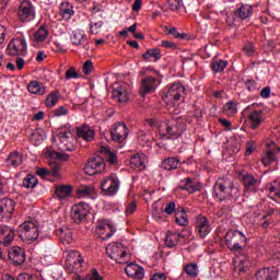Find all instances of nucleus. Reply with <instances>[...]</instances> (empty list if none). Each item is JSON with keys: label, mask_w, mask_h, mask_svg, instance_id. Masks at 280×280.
Returning <instances> with one entry per match:
<instances>
[{"label": "nucleus", "mask_w": 280, "mask_h": 280, "mask_svg": "<svg viewBox=\"0 0 280 280\" xmlns=\"http://www.w3.org/2000/svg\"><path fill=\"white\" fill-rule=\"evenodd\" d=\"M187 96V89L183 83L176 82L171 85H168V90L166 91L165 95L163 96V102L166 103V106H168V113L171 115H180V100H185Z\"/></svg>", "instance_id": "obj_1"}, {"label": "nucleus", "mask_w": 280, "mask_h": 280, "mask_svg": "<svg viewBox=\"0 0 280 280\" xmlns=\"http://www.w3.org/2000/svg\"><path fill=\"white\" fill-rule=\"evenodd\" d=\"M214 198L222 202V200H237L242 196V189L235 185L233 180L228 177L219 178L214 186Z\"/></svg>", "instance_id": "obj_2"}, {"label": "nucleus", "mask_w": 280, "mask_h": 280, "mask_svg": "<svg viewBox=\"0 0 280 280\" xmlns=\"http://www.w3.org/2000/svg\"><path fill=\"white\" fill-rule=\"evenodd\" d=\"M52 142L62 152H72V150H75L78 141L75 140L71 125H65L57 129L54 132Z\"/></svg>", "instance_id": "obj_3"}, {"label": "nucleus", "mask_w": 280, "mask_h": 280, "mask_svg": "<svg viewBox=\"0 0 280 280\" xmlns=\"http://www.w3.org/2000/svg\"><path fill=\"white\" fill-rule=\"evenodd\" d=\"M185 131L183 120L172 119L167 120L160 126V135L168 137V139H178Z\"/></svg>", "instance_id": "obj_4"}, {"label": "nucleus", "mask_w": 280, "mask_h": 280, "mask_svg": "<svg viewBox=\"0 0 280 280\" xmlns=\"http://www.w3.org/2000/svg\"><path fill=\"white\" fill-rule=\"evenodd\" d=\"M248 238L244 235L240 230H230L225 234V244L229 250H233L237 253V250H242L246 246Z\"/></svg>", "instance_id": "obj_5"}, {"label": "nucleus", "mask_w": 280, "mask_h": 280, "mask_svg": "<svg viewBox=\"0 0 280 280\" xmlns=\"http://www.w3.org/2000/svg\"><path fill=\"white\" fill-rule=\"evenodd\" d=\"M38 222L36 221H25L20 225L19 235L22 242L26 244H32L38 240Z\"/></svg>", "instance_id": "obj_6"}, {"label": "nucleus", "mask_w": 280, "mask_h": 280, "mask_svg": "<svg viewBox=\"0 0 280 280\" xmlns=\"http://www.w3.org/2000/svg\"><path fill=\"white\" fill-rule=\"evenodd\" d=\"M106 255L117 264H128V253L121 243H110L106 246Z\"/></svg>", "instance_id": "obj_7"}, {"label": "nucleus", "mask_w": 280, "mask_h": 280, "mask_svg": "<svg viewBox=\"0 0 280 280\" xmlns=\"http://www.w3.org/2000/svg\"><path fill=\"white\" fill-rule=\"evenodd\" d=\"M267 150L261 155V161L265 167L272 165L277 168L280 159V148L275 144V142H266Z\"/></svg>", "instance_id": "obj_8"}, {"label": "nucleus", "mask_w": 280, "mask_h": 280, "mask_svg": "<svg viewBox=\"0 0 280 280\" xmlns=\"http://www.w3.org/2000/svg\"><path fill=\"white\" fill-rule=\"evenodd\" d=\"M269 194L271 197V200L269 202L268 209L266 211L267 215H262V220H266L270 215H275V213H279V205L280 201H278L276 198H280V179L275 180L270 186H269Z\"/></svg>", "instance_id": "obj_9"}, {"label": "nucleus", "mask_w": 280, "mask_h": 280, "mask_svg": "<svg viewBox=\"0 0 280 280\" xmlns=\"http://www.w3.org/2000/svg\"><path fill=\"white\" fill-rule=\"evenodd\" d=\"M18 19L22 23H31L36 19V7L30 1H23L18 10Z\"/></svg>", "instance_id": "obj_10"}, {"label": "nucleus", "mask_w": 280, "mask_h": 280, "mask_svg": "<svg viewBox=\"0 0 280 280\" xmlns=\"http://www.w3.org/2000/svg\"><path fill=\"white\" fill-rule=\"evenodd\" d=\"M9 56H27V42L25 37H16L12 39L8 45Z\"/></svg>", "instance_id": "obj_11"}, {"label": "nucleus", "mask_w": 280, "mask_h": 280, "mask_svg": "<svg viewBox=\"0 0 280 280\" xmlns=\"http://www.w3.org/2000/svg\"><path fill=\"white\" fill-rule=\"evenodd\" d=\"M106 170V163H104V158L102 155H95L86 163L84 167L85 174L88 176H95V174H102Z\"/></svg>", "instance_id": "obj_12"}, {"label": "nucleus", "mask_w": 280, "mask_h": 280, "mask_svg": "<svg viewBox=\"0 0 280 280\" xmlns=\"http://www.w3.org/2000/svg\"><path fill=\"white\" fill-rule=\"evenodd\" d=\"M63 257L66 259V265L68 268H71L74 270V272H78V270L82 269V266L84 265V258H82V254L80 252L70 250L63 253Z\"/></svg>", "instance_id": "obj_13"}, {"label": "nucleus", "mask_w": 280, "mask_h": 280, "mask_svg": "<svg viewBox=\"0 0 280 280\" xmlns=\"http://www.w3.org/2000/svg\"><path fill=\"white\" fill-rule=\"evenodd\" d=\"M119 178L112 175L105 177L101 183V189L104 191L105 196H115L119 191Z\"/></svg>", "instance_id": "obj_14"}, {"label": "nucleus", "mask_w": 280, "mask_h": 280, "mask_svg": "<svg viewBox=\"0 0 280 280\" xmlns=\"http://www.w3.org/2000/svg\"><path fill=\"white\" fill-rule=\"evenodd\" d=\"M91 213V206L85 202H80L74 205L71 208V218L75 224H80V222H84L86 215Z\"/></svg>", "instance_id": "obj_15"}, {"label": "nucleus", "mask_w": 280, "mask_h": 280, "mask_svg": "<svg viewBox=\"0 0 280 280\" xmlns=\"http://www.w3.org/2000/svg\"><path fill=\"white\" fill-rule=\"evenodd\" d=\"M110 135L113 141H116V143H124L128 138V126L124 122H117L113 126Z\"/></svg>", "instance_id": "obj_16"}, {"label": "nucleus", "mask_w": 280, "mask_h": 280, "mask_svg": "<svg viewBox=\"0 0 280 280\" xmlns=\"http://www.w3.org/2000/svg\"><path fill=\"white\" fill-rule=\"evenodd\" d=\"M112 96L117 102L124 103L130 100V93L128 92V85L126 83L114 84Z\"/></svg>", "instance_id": "obj_17"}, {"label": "nucleus", "mask_w": 280, "mask_h": 280, "mask_svg": "<svg viewBox=\"0 0 280 280\" xmlns=\"http://www.w3.org/2000/svg\"><path fill=\"white\" fill-rule=\"evenodd\" d=\"M161 81L154 77H147L142 80L141 82V88H140V95L142 97H145L149 93H154L156 91L159 84Z\"/></svg>", "instance_id": "obj_18"}, {"label": "nucleus", "mask_w": 280, "mask_h": 280, "mask_svg": "<svg viewBox=\"0 0 280 280\" xmlns=\"http://www.w3.org/2000/svg\"><path fill=\"white\" fill-rule=\"evenodd\" d=\"M148 165V156L143 153H137L131 155L129 166L136 172H143Z\"/></svg>", "instance_id": "obj_19"}, {"label": "nucleus", "mask_w": 280, "mask_h": 280, "mask_svg": "<svg viewBox=\"0 0 280 280\" xmlns=\"http://www.w3.org/2000/svg\"><path fill=\"white\" fill-rule=\"evenodd\" d=\"M16 232L8 225H0V244L10 246L14 242Z\"/></svg>", "instance_id": "obj_20"}, {"label": "nucleus", "mask_w": 280, "mask_h": 280, "mask_svg": "<svg viewBox=\"0 0 280 280\" xmlns=\"http://www.w3.org/2000/svg\"><path fill=\"white\" fill-rule=\"evenodd\" d=\"M196 230L199 233L200 237H207L211 233V222L207 217L199 215L196 218Z\"/></svg>", "instance_id": "obj_21"}, {"label": "nucleus", "mask_w": 280, "mask_h": 280, "mask_svg": "<svg viewBox=\"0 0 280 280\" xmlns=\"http://www.w3.org/2000/svg\"><path fill=\"white\" fill-rule=\"evenodd\" d=\"M14 207H16V203L12 199L4 198L0 200V217L10 220L14 213Z\"/></svg>", "instance_id": "obj_22"}, {"label": "nucleus", "mask_w": 280, "mask_h": 280, "mask_svg": "<svg viewBox=\"0 0 280 280\" xmlns=\"http://www.w3.org/2000/svg\"><path fill=\"white\" fill-rule=\"evenodd\" d=\"M243 185L245 187V192H255L257 191V188L259 187V185H261V180H259V178H256L255 176H253L252 174H245L243 175Z\"/></svg>", "instance_id": "obj_23"}, {"label": "nucleus", "mask_w": 280, "mask_h": 280, "mask_svg": "<svg viewBox=\"0 0 280 280\" xmlns=\"http://www.w3.org/2000/svg\"><path fill=\"white\" fill-rule=\"evenodd\" d=\"M9 259L13 261L15 266H23L26 259L25 250L19 246L12 247L9 250Z\"/></svg>", "instance_id": "obj_24"}, {"label": "nucleus", "mask_w": 280, "mask_h": 280, "mask_svg": "<svg viewBox=\"0 0 280 280\" xmlns=\"http://www.w3.org/2000/svg\"><path fill=\"white\" fill-rule=\"evenodd\" d=\"M199 189L200 185H198V182L189 177L182 179L177 186V191H188L189 194H196Z\"/></svg>", "instance_id": "obj_25"}, {"label": "nucleus", "mask_w": 280, "mask_h": 280, "mask_svg": "<svg viewBox=\"0 0 280 280\" xmlns=\"http://www.w3.org/2000/svg\"><path fill=\"white\" fill-rule=\"evenodd\" d=\"M125 272L131 279H143V277H145V270L143 267L135 262L128 264L125 268Z\"/></svg>", "instance_id": "obj_26"}, {"label": "nucleus", "mask_w": 280, "mask_h": 280, "mask_svg": "<svg viewBox=\"0 0 280 280\" xmlns=\"http://www.w3.org/2000/svg\"><path fill=\"white\" fill-rule=\"evenodd\" d=\"M278 277L277 267L262 268L256 273V280H277Z\"/></svg>", "instance_id": "obj_27"}, {"label": "nucleus", "mask_w": 280, "mask_h": 280, "mask_svg": "<svg viewBox=\"0 0 280 280\" xmlns=\"http://www.w3.org/2000/svg\"><path fill=\"white\" fill-rule=\"evenodd\" d=\"M59 14L63 21H71V18L75 16V9L71 2H61Z\"/></svg>", "instance_id": "obj_28"}, {"label": "nucleus", "mask_w": 280, "mask_h": 280, "mask_svg": "<svg viewBox=\"0 0 280 280\" xmlns=\"http://www.w3.org/2000/svg\"><path fill=\"white\" fill-rule=\"evenodd\" d=\"M77 136L83 141L91 142L95 139V130L91 126L83 125L77 128Z\"/></svg>", "instance_id": "obj_29"}, {"label": "nucleus", "mask_w": 280, "mask_h": 280, "mask_svg": "<svg viewBox=\"0 0 280 280\" xmlns=\"http://www.w3.org/2000/svg\"><path fill=\"white\" fill-rule=\"evenodd\" d=\"M248 266H250V260L244 255L238 256L234 260V270L238 272V275H244V272L248 270Z\"/></svg>", "instance_id": "obj_30"}, {"label": "nucleus", "mask_w": 280, "mask_h": 280, "mask_svg": "<svg viewBox=\"0 0 280 280\" xmlns=\"http://www.w3.org/2000/svg\"><path fill=\"white\" fill-rule=\"evenodd\" d=\"M249 126L253 130L261 126L264 121V112L261 109L254 110L249 114Z\"/></svg>", "instance_id": "obj_31"}, {"label": "nucleus", "mask_w": 280, "mask_h": 280, "mask_svg": "<svg viewBox=\"0 0 280 280\" xmlns=\"http://www.w3.org/2000/svg\"><path fill=\"white\" fill-rule=\"evenodd\" d=\"M57 235L65 246L71 244L73 242V232L69 228H59L57 230Z\"/></svg>", "instance_id": "obj_32"}, {"label": "nucleus", "mask_w": 280, "mask_h": 280, "mask_svg": "<svg viewBox=\"0 0 280 280\" xmlns=\"http://www.w3.org/2000/svg\"><path fill=\"white\" fill-rule=\"evenodd\" d=\"M72 192H73V187H71L69 185L57 186L55 189V196L59 200H67V198H69Z\"/></svg>", "instance_id": "obj_33"}, {"label": "nucleus", "mask_w": 280, "mask_h": 280, "mask_svg": "<svg viewBox=\"0 0 280 280\" xmlns=\"http://www.w3.org/2000/svg\"><path fill=\"white\" fill-rule=\"evenodd\" d=\"M252 14H253V7L250 4H243L235 12V15L238 19H242L243 21L250 18Z\"/></svg>", "instance_id": "obj_34"}, {"label": "nucleus", "mask_w": 280, "mask_h": 280, "mask_svg": "<svg viewBox=\"0 0 280 280\" xmlns=\"http://www.w3.org/2000/svg\"><path fill=\"white\" fill-rule=\"evenodd\" d=\"M27 91L34 95H43L45 93V85L38 81H31L27 85Z\"/></svg>", "instance_id": "obj_35"}, {"label": "nucleus", "mask_w": 280, "mask_h": 280, "mask_svg": "<svg viewBox=\"0 0 280 280\" xmlns=\"http://www.w3.org/2000/svg\"><path fill=\"white\" fill-rule=\"evenodd\" d=\"M183 237L182 234L174 233V232H167L166 238H165V245L168 248H174L178 242H180V238Z\"/></svg>", "instance_id": "obj_36"}, {"label": "nucleus", "mask_w": 280, "mask_h": 280, "mask_svg": "<svg viewBox=\"0 0 280 280\" xmlns=\"http://www.w3.org/2000/svg\"><path fill=\"white\" fill-rule=\"evenodd\" d=\"M7 163L11 167H19V165L23 163V155L16 151L13 153H10V155L7 159Z\"/></svg>", "instance_id": "obj_37"}, {"label": "nucleus", "mask_w": 280, "mask_h": 280, "mask_svg": "<svg viewBox=\"0 0 280 280\" xmlns=\"http://www.w3.org/2000/svg\"><path fill=\"white\" fill-rule=\"evenodd\" d=\"M15 65L12 62L7 63L8 71H23V67H25V60L21 56H15L14 60Z\"/></svg>", "instance_id": "obj_38"}, {"label": "nucleus", "mask_w": 280, "mask_h": 280, "mask_svg": "<svg viewBox=\"0 0 280 280\" xmlns=\"http://www.w3.org/2000/svg\"><path fill=\"white\" fill-rule=\"evenodd\" d=\"M175 222L179 226H187L189 224V219H187V213L183 208L177 209L175 212Z\"/></svg>", "instance_id": "obj_39"}, {"label": "nucleus", "mask_w": 280, "mask_h": 280, "mask_svg": "<svg viewBox=\"0 0 280 280\" xmlns=\"http://www.w3.org/2000/svg\"><path fill=\"white\" fill-rule=\"evenodd\" d=\"M102 154H106L105 159L109 165H115L117 163V153L110 151V147H101Z\"/></svg>", "instance_id": "obj_40"}, {"label": "nucleus", "mask_w": 280, "mask_h": 280, "mask_svg": "<svg viewBox=\"0 0 280 280\" xmlns=\"http://www.w3.org/2000/svg\"><path fill=\"white\" fill-rule=\"evenodd\" d=\"M70 40L72 45H82V43L86 40V34L84 33V31L75 30L72 32Z\"/></svg>", "instance_id": "obj_41"}, {"label": "nucleus", "mask_w": 280, "mask_h": 280, "mask_svg": "<svg viewBox=\"0 0 280 280\" xmlns=\"http://www.w3.org/2000/svg\"><path fill=\"white\" fill-rule=\"evenodd\" d=\"M178 165H180V160H178L176 158L165 159L162 163L163 170H166L167 172H170L172 170H177Z\"/></svg>", "instance_id": "obj_42"}, {"label": "nucleus", "mask_w": 280, "mask_h": 280, "mask_svg": "<svg viewBox=\"0 0 280 280\" xmlns=\"http://www.w3.org/2000/svg\"><path fill=\"white\" fill-rule=\"evenodd\" d=\"M58 102H60V92L58 91L50 92L46 97L47 108H54Z\"/></svg>", "instance_id": "obj_43"}, {"label": "nucleus", "mask_w": 280, "mask_h": 280, "mask_svg": "<svg viewBox=\"0 0 280 280\" xmlns=\"http://www.w3.org/2000/svg\"><path fill=\"white\" fill-rule=\"evenodd\" d=\"M223 113L228 117H233V115H237V104L235 102L230 101L223 106Z\"/></svg>", "instance_id": "obj_44"}, {"label": "nucleus", "mask_w": 280, "mask_h": 280, "mask_svg": "<svg viewBox=\"0 0 280 280\" xmlns=\"http://www.w3.org/2000/svg\"><path fill=\"white\" fill-rule=\"evenodd\" d=\"M38 185V178L35 175L28 174L23 179V187L26 189H34Z\"/></svg>", "instance_id": "obj_45"}, {"label": "nucleus", "mask_w": 280, "mask_h": 280, "mask_svg": "<svg viewBox=\"0 0 280 280\" xmlns=\"http://www.w3.org/2000/svg\"><path fill=\"white\" fill-rule=\"evenodd\" d=\"M49 36V32L45 27H40L33 34V40L35 43H43Z\"/></svg>", "instance_id": "obj_46"}, {"label": "nucleus", "mask_w": 280, "mask_h": 280, "mask_svg": "<svg viewBox=\"0 0 280 280\" xmlns=\"http://www.w3.org/2000/svg\"><path fill=\"white\" fill-rule=\"evenodd\" d=\"M184 271L188 277L196 278L198 277L200 270L198 269V265L196 262L188 264L184 267Z\"/></svg>", "instance_id": "obj_47"}, {"label": "nucleus", "mask_w": 280, "mask_h": 280, "mask_svg": "<svg viewBox=\"0 0 280 280\" xmlns=\"http://www.w3.org/2000/svg\"><path fill=\"white\" fill-rule=\"evenodd\" d=\"M163 55H161V50L159 48H153L147 50L143 55L142 58L145 60H150V58H154V60H161Z\"/></svg>", "instance_id": "obj_48"}, {"label": "nucleus", "mask_w": 280, "mask_h": 280, "mask_svg": "<svg viewBox=\"0 0 280 280\" xmlns=\"http://www.w3.org/2000/svg\"><path fill=\"white\" fill-rule=\"evenodd\" d=\"M163 213L165 212L163 208H159V202L152 205L151 215L156 220V222H161V220H163Z\"/></svg>", "instance_id": "obj_49"}, {"label": "nucleus", "mask_w": 280, "mask_h": 280, "mask_svg": "<svg viewBox=\"0 0 280 280\" xmlns=\"http://www.w3.org/2000/svg\"><path fill=\"white\" fill-rule=\"evenodd\" d=\"M226 67H229V61H226V60H214L212 62V71L214 73H220V72L224 71V69H226Z\"/></svg>", "instance_id": "obj_50"}, {"label": "nucleus", "mask_w": 280, "mask_h": 280, "mask_svg": "<svg viewBox=\"0 0 280 280\" xmlns=\"http://www.w3.org/2000/svg\"><path fill=\"white\" fill-rule=\"evenodd\" d=\"M46 156H48V159H58V161H69L68 154H62L51 150L46 151Z\"/></svg>", "instance_id": "obj_51"}, {"label": "nucleus", "mask_w": 280, "mask_h": 280, "mask_svg": "<svg viewBox=\"0 0 280 280\" xmlns=\"http://www.w3.org/2000/svg\"><path fill=\"white\" fill-rule=\"evenodd\" d=\"M167 5L173 12H177V10H180L184 4L183 0H167Z\"/></svg>", "instance_id": "obj_52"}, {"label": "nucleus", "mask_w": 280, "mask_h": 280, "mask_svg": "<svg viewBox=\"0 0 280 280\" xmlns=\"http://www.w3.org/2000/svg\"><path fill=\"white\" fill-rule=\"evenodd\" d=\"M79 198H89V196H91V194H93V188L89 187V186H83L80 189H78L77 191Z\"/></svg>", "instance_id": "obj_53"}, {"label": "nucleus", "mask_w": 280, "mask_h": 280, "mask_svg": "<svg viewBox=\"0 0 280 280\" xmlns=\"http://www.w3.org/2000/svg\"><path fill=\"white\" fill-rule=\"evenodd\" d=\"M164 213H166V215H172V213H174V211H176V202L174 201H168L165 207L163 208Z\"/></svg>", "instance_id": "obj_54"}, {"label": "nucleus", "mask_w": 280, "mask_h": 280, "mask_svg": "<svg viewBox=\"0 0 280 280\" xmlns=\"http://www.w3.org/2000/svg\"><path fill=\"white\" fill-rule=\"evenodd\" d=\"M168 34L173 38H179L180 40H183L187 36V35H185V33H179L176 27H171L168 30Z\"/></svg>", "instance_id": "obj_55"}, {"label": "nucleus", "mask_w": 280, "mask_h": 280, "mask_svg": "<svg viewBox=\"0 0 280 280\" xmlns=\"http://www.w3.org/2000/svg\"><path fill=\"white\" fill-rule=\"evenodd\" d=\"M257 145L255 144L254 140H249L246 143V150H245V156H250V154L254 153V151L256 150Z\"/></svg>", "instance_id": "obj_56"}, {"label": "nucleus", "mask_w": 280, "mask_h": 280, "mask_svg": "<svg viewBox=\"0 0 280 280\" xmlns=\"http://www.w3.org/2000/svg\"><path fill=\"white\" fill-rule=\"evenodd\" d=\"M104 25V22H95L90 24L91 34H100V28Z\"/></svg>", "instance_id": "obj_57"}, {"label": "nucleus", "mask_w": 280, "mask_h": 280, "mask_svg": "<svg viewBox=\"0 0 280 280\" xmlns=\"http://www.w3.org/2000/svg\"><path fill=\"white\" fill-rule=\"evenodd\" d=\"M80 74L75 72V68H70L66 71V80H78Z\"/></svg>", "instance_id": "obj_58"}, {"label": "nucleus", "mask_w": 280, "mask_h": 280, "mask_svg": "<svg viewBox=\"0 0 280 280\" xmlns=\"http://www.w3.org/2000/svg\"><path fill=\"white\" fill-rule=\"evenodd\" d=\"M85 278L88 280H104V277L100 275V271H97V269L92 270V272L88 273Z\"/></svg>", "instance_id": "obj_59"}, {"label": "nucleus", "mask_w": 280, "mask_h": 280, "mask_svg": "<svg viewBox=\"0 0 280 280\" xmlns=\"http://www.w3.org/2000/svg\"><path fill=\"white\" fill-rule=\"evenodd\" d=\"M49 166L51 167L52 176L60 175V164L58 162H56V161L49 162Z\"/></svg>", "instance_id": "obj_60"}, {"label": "nucleus", "mask_w": 280, "mask_h": 280, "mask_svg": "<svg viewBox=\"0 0 280 280\" xmlns=\"http://www.w3.org/2000/svg\"><path fill=\"white\" fill-rule=\"evenodd\" d=\"M243 51L247 55V56H255V45L253 43H247L245 44Z\"/></svg>", "instance_id": "obj_61"}, {"label": "nucleus", "mask_w": 280, "mask_h": 280, "mask_svg": "<svg viewBox=\"0 0 280 280\" xmlns=\"http://www.w3.org/2000/svg\"><path fill=\"white\" fill-rule=\"evenodd\" d=\"M93 61L86 60L83 65V73H85V75H89L93 73Z\"/></svg>", "instance_id": "obj_62"}, {"label": "nucleus", "mask_w": 280, "mask_h": 280, "mask_svg": "<svg viewBox=\"0 0 280 280\" xmlns=\"http://www.w3.org/2000/svg\"><path fill=\"white\" fill-rule=\"evenodd\" d=\"M8 180L3 177H0V196L8 194Z\"/></svg>", "instance_id": "obj_63"}, {"label": "nucleus", "mask_w": 280, "mask_h": 280, "mask_svg": "<svg viewBox=\"0 0 280 280\" xmlns=\"http://www.w3.org/2000/svg\"><path fill=\"white\" fill-rule=\"evenodd\" d=\"M36 174H37V176H40L42 178H45V176H49V174H51V171H49L45 167H42V168L36 170Z\"/></svg>", "instance_id": "obj_64"}]
</instances>
